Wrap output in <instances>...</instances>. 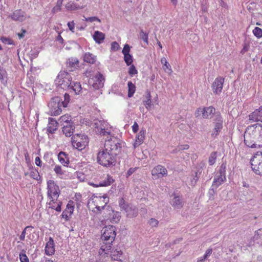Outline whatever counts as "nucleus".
<instances>
[{"instance_id": "nucleus-51", "label": "nucleus", "mask_w": 262, "mask_h": 262, "mask_svg": "<svg viewBox=\"0 0 262 262\" xmlns=\"http://www.w3.org/2000/svg\"><path fill=\"white\" fill-rule=\"evenodd\" d=\"M62 6V5L56 3V5L52 9V12L53 13H55L60 11L61 10Z\"/></svg>"}, {"instance_id": "nucleus-32", "label": "nucleus", "mask_w": 262, "mask_h": 262, "mask_svg": "<svg viewBox=\"0 0 262 262\" xmlns=\"http://www.w3.org/2000/svg\"><path fill=\"white\" fill-rule=\"evenodd\" d=\"M83 60L87 63L94 64L96 61V56L93 55L92 53L88 52L85 53L84 55Z\"/></svg>"}, {"instance_id": "nucleus-34", "label": "nucleus", "mask_w": 262, "mask_h": 262, "mask_svg": "<svg viewBox=\"0 0 262 262\" xmlns=\"http://www.w3.org/2000/svg\"><path fill=\"white\" fill-rule=\"evenodd\" d=\"M75 93V94H79L81 92L82 88L81 85L79 82H73L70 86Z\"/></svg>"}, {"instance_id": "nucleus-7", "label": "nucleus", "mask_w": 262, "mask_h": 262, "mask_svg": "<svg viewBox=\"0 0 262 262\" xmlns=\"http://www.w3.org/2000/svg\"><path fill=\"white\" fill-rule=\"evenodd\" d=\"M73 147L78 150H82L88 145V137L83 134H77L71 138Z\"/></svg>"}, {"instance_id": "nucleus-23", "label": "nucleus", "mask_w": 262, "mask_h": 262, "mask_svg": "<svg viewBox=\"0 0 262 262\" xmlns=\"http://www.w3.org/2000/svg\"><path fill=\"white\" fill-rule=\"evenodd\" d=\"M50 199V201L48 203L49 208H51L57 211L60 212L61 210V204L62 203L61 202H57V199L55 198V199L53 198H49Z\"/></svg>"}, {"instance_id": "nucleus-38", "label": "nucleus", "mask_w": 262, "mask_h": 262, "mask_svg": "<svg viewBox=\"0 0 262 262\" xmlns=\"http://www.w3.org/2000/svg\"><path fill=\"white\" fill-rule=\"evenodd\" d=\"M146 100H145L144 103V105L146 108L148 109L149 108L151 105V95L150 92L149 91H147L146 92Z\"/></svg>"}, {"instance_id": "nucleus-25", "label": "nucleus", "mask_w": 262, "mask_h": 262, "mask_svg": "<svg viewBox=\"0 0 262 262\" xmlns=\"http://www.w3.org/2000/svg\"><path fill=\"white\" fill-rule=\"evenodd\" d=\"M67 67L69 71H74L79 67V61L76 58L71 57L67 62Z\"/></svg>"}, {"instance_id": "nucleus-44", "label": "nucleus", "mask_w": 262, "mask_h": 262, "mask_svg": "<svg viewBox=\"0 0 262 262\" xmlns=\"http://www.w3.org/2000/svg\"><path fill=\"white\" fill-rule=\"evenodd\" d=\"M124 60L127 66H130L133 61L132 56L130 54L124 55Z\"/></svg>"}, {"instance_id": "nucleus-1", "label": "nucleus", "mask_w": 262, "mask_h": 262, "mask_svg": "<svg viewBox=\"0 0 262 262\" xmlns=\"http://www.w3.org/2000/svg\"><path fill=\"white\" fill-rule=\"evenodd\" d=\"M244 143L250 148L262 147V124L255 123L247 126L244 135Z\"/></svg>"}, {"instance_id": "nucleus-55", "label": "nucleus", "mask_w": 262, "mask_h": 262, "mask_svg": "<svg viewBox=\"0 0 262 262\" xmlns=\"http://www.w3.org/2000/svg\"><path fill=\"white\" fill-rule=\"evenodd\" d=\"M54 171L58 174H62L63 171L61 167L59 165H56L54 168Z\"/></svg>"}, {"instance_id": "nucleus-43", "label": "nucleus", "mask_w": 262, "mask_h": 262, "mask_svg": "<svg viewBox=\"0 0 262 262\" xmlns=\"http://www.w3.org/2000/svg\"><path fill=\"white\" fill-rule=\"evenodd\" d=\"M217 158V152H212L209 158L208 163L210 165H213Z\"/></svg>"}, {"instance_id": "nucleus-63", "label": "nucleus", "mask_w": 262, "mask_h": 262, "mask_svg": "<svg viewBox=\"0 0 262 262\" xmlns=\"http://www.w3.org/2000/svg\"><path fill=\"white\" fill-rule=\"evenodd\" d=\"M136 168H130L127 172V177L132 174L136 171Z\"/></svg>"}, {"instance_id": "nucleus-54", "label": "nucleus", "mask_w": 262, "mask_h": 262, "mask_svg": "<svg viewBox=\"0 0 262 262\" xmlns=\"http://www.w3.org/2000/svg\"><path fill=\"white\" fill-rule=\"evenodd\" d=\"M130 52V47L128 44H126L122 50V53L123 55L128 54Z\"/></svg>"}, {"instance_id": "nucleus-3", "label": "nucleus", "mask_w": 262, "mask_h": 262, "mask_svg": "<svg viewBox=\"0 0 262 262\" xmlns=\"http://www.w3.org/2000/svg\"><path fill=\"white\" fill-rule=\"evenodd\" d=\"M109 199L106 195L102 196L93 195L88 201L89 210L95 213H99L108 203Z\"/></svg>"}, {"instance_id": "nucleus-13", "label": "nucleus", "mask_w": 262, "mask_h": 262, "mask_svg": "<svg viewBox=\"0 0 262 262\" xmlns=\"http://www.w3.org/2000/svg\"><path fill=\"white\" fill-rule=\"evenodd\" d=\"M224 79V78L221 76L217 77L215 79L211 85L212 90L214 94L220 95L222 93Z\"/></svg>"}, {"instance_id": "nucleus-47", "label": "nucleus", "mask_w": 262, "mask_h": 262, "mask_svg": "<svg viewBox=\"0 0 262 262\" xmlns=\"http://www.w3.org/2000/svg\"><path fill=\"white\" fill-rule=\"evenodd\" d=\"M0 40L3 43H4L5 44H7V45L13 44V40L11 39H10V38H7L6 37H1Z\"/></svg>"}, {"instance_id": "nucleus-17", "label": "nucleus", "mask_w": 262, "mask_h": 262, "mask_svg": "<svg viewBox=\"0 0 262 262\" xmlns=\"http://www.w3.org/2000/svg\"><path fill=\"white\" fill-rule=\"evenodd\" d=\"M215 111V108L212 106H209L204 108H199L195 113V115L198 117L200 116V112H202L203 117L208 118L212 117Z\"/></svg>"}, {"instance_id": "nucleus-31", "label": "nucleus", "mask_w": 262, "mask_h": 262, "mask_svg": "<svg viewBox=\"0 0 262 262\" xmlns=\"http://www.w3.org/2000/svg\"><path fill=\"white\" fill-rule=\"evenodd\" d=\"M58 159L61 164L64 166L67 165L69 162L68 155L64 152L60 151L58 155Z\"/></svg>"}, {"instance_id": "nucleus-62", "label": "nucleus", "mask_w": 262, "mask_h": 262, "mask_svg": "<svg viewBox=\"0 0 262 262\" xmlns=\"http://www.w3.org/2000/svg\"><path fill=\"white\" fill-rule=\"evenodd\" d=\"M199 177H200V176L198 173V172L196 171L195 172V177L193 178L192 180H191V182L195 184L197 182V181H198Z\"/></svg>"}, {"instance_id": "nucleus-4", "label": "nucleus", "mask_w": 262, "mask_h": 262, "mask_svg": "<svg viewBox=\"0 0 262 262\" xmlns=\"http://www.w3.org/2000/svg\"><path fill=\"white\" fill-rule=\"evenodd\" d=\"M96 159L99 164L106 167H113L116 162V156L103 148L99 150L97 153Z\"/></svg>"}, {"instance_id": "nucleus-22", "label": "nucleus", "mask_w": 262, "mask_h": 262, "mask_svg": "<svg viewBox=\"0 0 262 262\" xmlns=\"http://www.w3.org/2000/svg\"><path fill=\"white\" fill-rule=\"evenodd\" d=\"M58 123L53 118H49L47 130L49 133L54 134L57 129Z\"/></svg>"}, {"instance_id": "nucleus-6", "label": "nucleus", "mask_w": 262, "mask_h": 262, "mask_svg": "<svg viewBox=\"0 0 262 262\" xmlns=\"http://www.w3.org/2000/svg\"><path fill=\"white\" fill-rule=\"evenodd\" d=\"M251 168L253 172L262 176V152H255L250 159Z\"/></svg>"}, {"instance_id": "nucleus-14", "label": "nucleus", "mask_w": 262, "mask_h": 262, "mask_svg": "<svg viewBox=\"0 0 262 262\" xmlns=\"http://www.w3.org/2000/svg\"><path fill=\"white\" fill-rule=\"evenodd\" d=\"M75 205V203L73 200H70L68 202L66 208L63 210L61 214L62 217L66 221H69L71 218L74 210Z\"/></svg>"}, {"instance_id": "nucleus-52", "label": "nucleus", "mask_w": 262, "mask_h": 262, "mask_svg": "<svg viewBox=\"0 0 262 262\" xmlns=\"http://www.w3.org/2000/svg\"><path fill=\"white\" fill-rule=\"evenodd\" d=\"M254 238L255 239L262 238V228H260L255 232Z\"/></svg>"}, {"instance_id": "nucleus-20", "label": "nucleus", "mask_w": 262, "mask_h": 262, "mask_svg": "<svg viewBox=\"0 0 262 262\" xmlns=\"http://www.w3.org/2000/svg\"><path fill=\"white\" fill-rule=\"evenodd\" d=\"M94 82L92 83L90 81L89 83L92 84L95 89H99L103 86V81L104 80V77L102 74L98 73L92 79Z\"/></svg>"}, {"instance_id": "nucleus-49", "label": "nucleus", "mask_w": 262, "mask_h": 262, "mask_svg": "<svg viewBox=\"0 0 262 262\" xmlns=\"http://www.w3.org/2000/svg\"><path fill=\"white\" fill-rule=\"evenodd\" d=\"M138 73V71L134 65L130 66L128 70V74L131 76L135 75Z\"/></svg>"}, {"instance_id": "nucleus-10", "label": "nucleus", "mask_w": 262, "mask_h": 262, "mask_svg": "<svg viewBox=\"0 0 262 262\" xmlns=\"http://www.w3.org/2000/svg\"><path fill=\"white\" fill-rule=\"evenodd\" d=\"M96 132L102 136H111V130L108 124L104 121H98L95 123Z\"/></svg>"}, {"instance_id": "nucleus-42", "label": "nucleus", "mask_w": 262, "mask_h": 262, "mask_svg": "<svg viewBox=\"0 0 262 262\" xmlns=\"http://www.w3.org/2000/svg\"><path fill=\"white\" fill-rule=\"evenodd\" d=\"M19 259L20 262H29V258L26 254L25 250H22L19 253Z\"/></svg>"}, {"instance_id": "nucleus-18", "label": "nucleus", "mask_w": 262, "mask_h": 262, "mask_svg": "<svg viewBox=\"0 0 262 262\" xmlns=\"http://www.w3.org/2000/svg\"><path fill=\"white\" fill-rule=\"evenodd\" d=\"M45 251L46 254L48 256H52L55 253V246L52 237H50L49 241L46 243Z\"/></svg>"}, {"instance_id": "nucleus-9", "label": "nucleus", "mask_w": 262, "mask_h": 262, "mask_svg": "<svg viewBox=\"0 0 262 262\" xmlns=\"http://www.w3.org/2000/svg\"><path fill=\"white\" fill-rule=\"evenodd\" d=\"M60 194L59 186L52 180L47 181V194L48 198H58Z\"/></svg>"}, {"instance_id": "nucleus-15", "label": "nucleus", "mask_w": 262, "mask_h": 262, "mask_svg": "<svg viewBox=\"0 0 262 262\" xmlns=\"http://www.w3.org/2000/svg\"><path fill=\"white\" fill-rule=\"evenodd\" d=\"M167 173L166 168L160 165L155 166L151 170V175L156 179L167 176Z\"/></svg>"}, {"instance_id": "nucleus-56", "label": "nucleus", "mask_w": 262, "mask_h": 262, "mask_svg": "<svg viewBox=\"0 0 262 262\" xmlns=\"http://www.w3.org/2000/svg\"><path fill=\"white\" fill-rule=\"evenodd\" d=\"M85 20L90 22H93L95 21H98V22H100V19L96 16H92L85 18Z\"/></svg>"}, {"instance_id": "nucleus-5", "label": "nucleus", "mask_w": 262, "mask_h": 262, "mask_svg": "<svg viewBox=\"0 0 262 262\" xmlns=\"http://www.w3.org/2000/svg\"><path fill=\"white\" fill-rule=\"evenodd\" d=\"M121 148L120 140L115 136H111L110 139L105 140L103 149L116 156Z\"/></svg>"}, {"instance_id": "nucleus-35", "label": "nucleus", "mask_w": 262, "mask_h": 262, "mask_svg": "<svg viewBox=\"0 0 262 262\" xmlns=\"http://www.w3.org/2000/svg\"><path fill=\"white\" fill-rule=\"evenodd\" d=\"M59 121L62 125L70 123H73L71 122V117L68 114H66L61 116Z\"/></svg>"}, {"instance_id": "nucleus-58", "label": "nucleus", "mask_w": 262, "mask_h": 262, "mask_svg": "<svg viewBox=\"0 0 262 262\" xmlns=\"http://www.w3.org/2000/svg\"><path fill=\"white\" fill-rule=\"evenodd\" d=\"M212 249L211 248H208L206 252L204 255L203 256V258L205 259H207L212 253Z\"/></svg>"}, {"instance_id": "nucleus-16", "label": "nucleus", "mask_w": 262, "mask_h": 262, "mask_svg": "<svg viewBox=\"0 0 262 262\" xmlns=\"http://www.w3.org/2000/svg\"><path fill=\"white\" fill-rule=\"evenodd\" d=\"M101 179L99 182L94 184L91 183V185L95 187H106L111 185L114 182V180L110 175L109 174H103L102 176L100 177Z\"/></svg>"}, {"instance_id": "nucleus-64", "label": "nucleus", "mask_w": 262, "mask_h": 262, "mask_svg": "<svg viewBox=\"0 0 262 262\" xmlns=\"http://www.w3.org/2000/svg\"><path fill=\"white\" fill-rule=\"evenodd\" d=\"M26 30L24 29H21V33H18L17 35L18 36L19 38H22L24 37L25 33H26Z\"/></svg>"}, {"instance_id": "nucleus-37", "label": "nucleus", "mask_w": 262, "mask_h": 262, "mask_svg": "<svg viewBox=\"0 0 262 262\" xmlns=\"http://www.w3.org/2000/svg\"><path fill=\"white\" fill-rule=\"evenodd\" d=\"M128 97H132L136 91V86L131 81L128 82Z\"/></svg>"}, {"instance_id": "nucleus-11", "label": "nucleus", "mask_w": 262, "mask_h": 262, "mask_svg": "<svg viewBox=\"0 0 262 262\" xmlns=\"http://www.w3.org/2000/svg\"><path fill=\"white\" fill-rule=\"evenodd\" d=\"M220 174L214 179L212 186L218 187L226 181V164H222L219 170Z\"/></svg>"}, {"instance_id": "nucleus-21", "label": "nucleus", "mask_w": 262, "mask_h": 262, "mask_svg": "<svg viewBox=\"0 0 262 262\" xmlns=\"http://www.w3.org/2000/svg\"><path fill=\"white\" fill-rule=\"evenodd\" d=\"M64 8L67 11H74L81 9L83 7L75 2L70 1L65 4Z\"/></svg>"}, {"instance_id": "nucleus-60", "label": "nucleus", "mask_w": 262, "mask_h": 262, "mask_svg": "<svg viewBox=\"0 0 262 262\" xmlns=\"http://www.w3.org/2000/svg\"><path fill=\"white\" fill-rule=\"evenodd\" d=\"M35 164L39 167L41 166V161L39 157H36L35 159Z\"/></svg>"}, {"instance_id": "nucleus-50", "label": "nucleus", "mask_w": 262, "mask_h": 262, "mask_svg": "<svg viewBox=\"0 0 262 262\" xmlns=\"http://www.w3.org/2000/svg\"><path fill=\"white\" fill-rule=\"evenodd\" d=\"M30 177L33 179L38 180L40 178V176L38 171L34 170L30 172Z\"/></svg>"}, {"instance_id": "nucleus-48", "label": "nucleus", "mask_w": 262, "mask_h": 262, "mask_svg": "<svg viewBox=\"0 0 262 262\" xmlns=\"http://www.w3.org/2000/svg\"><path fill=\"white\" fill-rule=\"evenodd\" d=\"M120 49L119 43L116 41H113L111 43V50L112 51L116 52Z\"/></svg>"}, {"instance_id": "nucleus-59", "label": "nucleus", "mask_w": 262, "mask_h": 262, "mask_svg": "<svg viewBox=\"0 0 262 262\" xmlns=\"http://www.w3.org/2000/svg\"><path fill=\"white\" fill-rule=\"evenodd\" d=\"M133 131L134 133H136L138 132L139 129V126L138 123L136 122H135L133 125L132 126Z\"/></svg>"}, {"instance_id": "nucleus-19", "label": "nucleus", "mask_w": 262, "mask_h": 262, "mask_svg": "<svg viewBox=\"0 0 262 262\" xmlns=\"http://www.w3.org/2000/svg\"><path fill=\"white\" fill-rule=\"evenodd\" d=\"M249 119L254 122H262V106L249 115Z\"/></svg>"}, {"instance_id": "nucleus-39", "label": "nucleus", "mask_w": 262, "mask_h": 262, "mask_svg": "<svg viewBox=\"0 0 262 262\" xmlns=\"http://www.w3.org/2000/svg\"><path fill=\"white\" fill-rule=\"evenodd\" d=\"M161 62L164 65L163 69L164 71L167 69L170 72H172L171 66L165 57H163L161 59Z\"/></svg>"}, {"instance_id": "nucleus-30", "label": "nucleus", "mask_w": 262, "mask_h": 262, "mask_svg": "<svg viewBox=\"0 0 262 262\" xmlns=\"http://www.w3.org/2000/svg\"><path fill=\"white\" fill-rule=\"evenodd\" d=\"M93 37L96 43L100 44L104 40L105 34L100 31H95Z\"/></svg>"}, {"instance_id": "nucleus-12", "label": "nucleus", "mask_w": 262, "mask_h": 262, "mask_svg": "<svg viewBox=\"0 0 262 262\" xmlns=\"http://www.w3.org/2000/svg\"><path fill=\"white\" fill-rule=\"evenodd\" d=\"M122 254L123 252L120 248L116 247L113 248L112 247L108 253H104L99 255L102 257L104 256L108 257L110 256L112 260L119 261L121 260V257L122 255Z\"/></svg>"}, {"instance_id": "nucleus-29", "label": "nucleus", "mask_w": 262, "mask_h": 262, "mask_svg": "<svg viewBox=\"0 0 262 262\" xmlns=\"http://www.w3.org/2000/svg\"><path fill=\"white\" fill-rule=\"evenodd\" d=\"M74 128V126L73 123L63 125L62 127L63 134L66 137H71L73 134Z\"/></svg>"}, {"instance_id": "nucleus-57", "label": "nucleus", "mask_w": 262, "mask_h": 262, "mask_svg": "<svg viewBox=\"0 0 262 262\" xmlns=\"http://www.w3.org/2000/svg\"><path fill=\"white\" fill-rule=\"evenodd\" d=\"M68 26L69 28V30L73 33L75 32V23L74 21H70L68 23Z\"/></svg>"}, {"instance_id": "nucleus-61", "label": "nucleus", "mask_w": 262, "mask_h": 262, "mask_svg": "<svg viewBox=\"0 0 262 262\" xmlns=\"http://www.w3.org/2000/svg\"><path fill=\"white\" fill-rule=\"evenodd\" d=\"M115 217H113L112 219H110V220L112 222L117 223L120 220V216L118 215V214L117 213L115 214Z\"/></svg>"}, {"instance_id": "nucleus-2", "label": "nucleus", "mask_w": 262, "mask_h": 262, "mask_svg": "<svg viewBox=\"0 0 262 262\" xmlns=\"http://www.w3.org/2000/svg\"><path fill=\"white\" fill-rule=\"evenodd\" d=\"M101 240L102 244L99 250V254L108 253L111 249L112 243L114 242L116 235V228L113 226L104 227L102 229Z\"/></svg>"}, {"instance_id": "nucleus-41", "label": "nucleus", "mask_w": 262, "mask_h": 262, "mask_svg": "<svg viewBox=\"0 0 262 262\" xmlns=\"http://www.w3.org/2000/svg\"><path fill=\"white\" fill-rule=\"evenodd\" d=\"M33 227L32 226H28L25 228L21 233L19 236V239L20 241H24L26 236V234H28L27 231L30 229L32 230Z\"/></svg>"}, {"instance_id": "nucleus-36", "label": "nucleus", "mask_w": 262, "mask_h": 262, "mask_svg": "<svg viewBox=\"0 0 262 262\" xmlns=\"http://www.w3.org/2000/svg\"><path fill=\"white\" fill-rule=\"evenodd\" d=\"M172 205L174 208H181L183 206V203L179 196H175L172 201Z\"/></svg>"}, {"instance_id": "nucleus-28", "label": "nucleus", "mask_w": 262, "mask_h": 262, "mask_svg": "<svg viewBox=\"0 0 262 262\" xmlns=\"http://www.w3.org/2000/svg\"><path fill=\"white\" fill-rule=\"evenodd\" d=\"M51 113L52 116H58L61 113V108L59 103H56L54 101L51 102Z\"/></svg>"}, {"instance_id": "nucleus-24", "label": "nucleus", "mask_w": 262, "mask_h": 262, "mask_svg": "<svg viewBox=\"0 0 262 262\" xmlns=\"http://www.w3.org/2000/svg\"><path fill=\"white\" fill-rule=\"evenodd\" d=\"M120 206L123 209H124L126 212H127V216H132L136 215L137 213V211L136 209L133 210L130 207L125 204L124 200L122 199L119 202Z\"/></svg>"}, {"instance_id": "nucleus-45", "label": "nucleus", "mask_w": 262, "mask_h": 262, "mask_svg": "<svg viewBox=\"0 0 262 262\" xmlns=\"http://www.w3.org/2000/svg\"><path fill=\"white\" fill-rule=\"evenodd\" d=\"M253 33L258 38L262 37V29L259 27H255L253 30Z\"/></svg>"}, {"instance_id": "nucleus-46", "label": "nucleus", "mask_w": 262, "mask_h": 262, "mask_svg": "<svg viewBox=\"0 0 262 262\" xmlns=\"http://www.w3.org/2000/svg\"><path fill=\"white\" fill-rule=\"evenodd\" d=\"M74 201H75V203L77 206L80 205V203L82 200V195L80 193H76L74 197L73 198Z\"/></svg>"}, {"instance_id": "nucleus-40", "label": "nucleus", "mask_w": 262, "mask_h": 262, "mask_svg": "<svg viewBox=\"0 0 262 262\" xmlns=\"http://www.w3.org/2000/svg\"><path fill=\"white\" fill-rule=\"evenodd\" d=\"M140 37L142 39L147 45L148 44V33L144 32L141 30L140 32Z\"/></svg>"}, {"instance_id": "nucleus-33", "label": "nucleus", "mask_w": 262, "mask_h": 262, "mask_svg": "<svg viewBox=\"0 0 262 262\" xmlns=\"http://www.w3.org/2000/svg\"><path fill=\"white\" fill-rule=\"evenodd\" d=\"M223 128V121L221 119H219L217 122H216L215 124L214 128L213 129V133L212 134V136H216L219 135V133L221 132V129Z\"/></svg>"}, {"instance_id": "nucleus-53", "label": "nucleus", "mask_w": 262, "mask_h": 262, "mask_svg": "<svg viewBox=\"0 0 262 262\" xmlns=\"http://www.w3.org/2000/svg\"><path fill=\"white\" fill-rule=\"evenodd\" d=\"M159 222L155 219L151 218L149 221V225L152 227H156L158 226Z\"/></svg>"}, {"instance_id": "nucleus-8", "label": "nucleus", "mask_w": 262, "mask_h": 262, "mask_svg": "<svg viewBox=\"0 0 262 262\" xmlns=\"http://www.w3.org/2000/svg\"><path fill=\"white\" fill-rule=\"evenodd\" d=\"M56 83L63 89L70 88L72 84V77L66 71H60L55 80Z\"/></svg>"}, {"instance_id": "nucleus-26", "label": "nucleus", "mask_w": 262, "mask_h": 262, "mask_svg": "<svg viewBox=\"0 0 262 262\" xmlns=\"http://www.w3.org/2000/svg\"><path fill=\"white\" fill-rule=\"evenodd\" d=\"M146 130L141 129L136 137V139L134 144V147L139 146L143 143L145 139V135Z\"/></svg>"}, {"instance_id": "nucleus-27", "label": "nucleus", "mask_w": 262, "mask_h": 262, "mask_svg": "<svg viewBox=\"0 0 262 262\" xmlns=\"http://www.w3.org/2000/svg\"><path fill=\"white\" fill-rule=\"evenodd\" d=\"M11 18L14 20L23 21L26 19L25 13L21 10H16L12 14Z\"/></svg>"}]
</instances>
